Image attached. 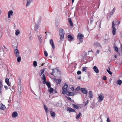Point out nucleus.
I'll list each match as a JSON object with an SVG mask.
<instances>
[{"label":"nucleus","instance_id":"1","mask_svg":"<svg viewBox=\"0 0 122 122\" xmlns=\"http://www.w3.org/2000/svg\"><path fill=\"white\" fill-rule=\"evenodd\" d=\"M64 34L65 32L64 30L62 29H60L59 30V35L60 37L61 40H63Z\"/></svg>","mask_w":122,"mask_h":122},{"label":"nucleus","instance_id":"2","mask_svg":"<svg viewBox=\"0 0 122 122\" xmlns=\"http://www.w3.org/2000/svg\"><path fill=\"white\" fill-rule=\"evenodd\" d=\"M84 35L81 34L79 33L77 36V38L80 42L77 43V44H79L80 42L82 43L83 41V37H84Z\"/></svg>","mask_w":122,"mask_h":122},{"label":"nucleus","instance_id":"3","mask_svg":"<svg viewBox=\"0 0 122 122\" xmlns=\"http://www.w3.org/2000/svg\"><path fill=\"white\" fill-rule=\"evenodd\" d=\"M68 87V85H65L63 87H62V94H64L66 93L67 92V88Z\"/></svg>","mask_w":122,"mask_h":122},{"label":"nucleus","instance_id":"4","mask_svg":"<svg viewBox=\"0 0 122 122\" xmlns=\"http://www.w3.org/2000/svg\"><path fill=\"white\" fill-rule=\"evenodd\" d=\"M18 86V92L20 94V95L22 92L23 90V86L22 85H19Z\"/></svg>","mask_w":122,"mask_h":122},{"label":"nucleus","instance_id":"5","mask_svg":"<svg viewBox=\"0 0 122 122\" xmlns=\"http://www.w3.org/2000/svg\"><path fill=\"white\" fill-rule=\"evenodd\" d=\"M115 24L114 21L112 22V33L113 35H114L116 34V29L115 27Z\"/></svg>","mask_w":122,"mask_h":122},{"label":"nucleus","instance_id":"6","mask_svg":"<svg viewBox=\"0 0 122 122\" xmlns=\"http://www.w3.org/2000/svg\"><path fill=\"white\" fill-rule=\"evenodd\" d=\"M14 53L16 57H18L20 56V52L17 49H14Z\"/></svg>","mask_w":122,"mask_h":122},{"label":"nucleus","instance_id":"7","mask_svg":"<svg viewBox=\"0 0 122 122\" xmlns=\"http://www.w3.org/2000/svg\"><path fill=\"white\" fill-rule=\"evenodd\" d=\"M104 98V96L103 95H100L97 98L98 102H100L102 101Z\"/></svg>","mask_w":122,"mask_h":122},{"label":"nucleus","instance_id":"8","mask_svg":"<svg viewBox=\"0 0 122 122\" xmlns=\"http://www.w3.org/2000/svg\"><path fill=\"white\" fill-rule=\"evenodd\" d=\"M50 43L52 46V48L53 49H55V47L52 39H51L50 40Z\"/></svg>","mask_w":122,"mask_h":122},{"label":"nucleus","instance_id":"9","mask_svg":"<svg viewBox=\"0 0 122 122\" xmlns=\"http://www.w3.org/2000/svg\"><path fill=\"white\" fill-rule=\"evenodd\" d=\"M81 91L84 94H86L87 93V90L85 88H81Z\"/></svg>","mask_w":122,"mask_h":122},{"label":"nucleus","instance_id":"10","mask_svg":"<svg viewBox=\"0 0 122 122\" xmlns=\"http://www.w3.org/2000/svg\"><path fill=\"white\" fill-rule=\"evenodd\" d=\"M13 12L12 10H10L8 12V18H10V16L12 15Z\"/></svg>","mask_w":122,"mask_h":122},{"label":"nucleus","instance_id":"11","mask_svg":"<svg viewBox=\"0 0 122 122\" xmlns=\"http://www.w3.org/2000/svg\"><path fill=\"white\" fill-rule=\"evenodd\" d=\"M66 110L67 111H69L70 112H76L74 109L71 108H70L69 107H67Z\"/></svg>","mask_w":122,"mask_h":122},{"label":"nucleus","instance_id":"12","mask_svg":"<svg viewBox=\"0 0 122 122\" xmlns=\"http://www.w3.org/2000/svg\"><path fill=\"white\" fill-rule=\"evenodd\" d=\"M94 45L97 47H101L100 43L98 42H95L94 44Z\"/></svg>","mask_w":122,"mask_h":122},{"label":"nucleus","instance_id":"13","mask_svg":"<svg viewBox=\"0 0 122 122\" xmlns=\"http://www.w3.org/2000/svg\"><path fill=\"white\" fill-rule=\"evenodd\" d=\"M42 77H41L42 80H43V83L44 84H46V79L45 76L44 74H43L42 75Z\"/></svg>","mask_w":122,"mask_h":122},{"label":"nucleus","instance_id":"14","mask_svg":"<svg viewBox=\"0 0 122 122\" xmlns=\"http://www.w3.org/2000/svg\"><path fill=\"white\" fill-rule=\"evenodd\" d=\"M57 72L59 73H60V71L58 68H56L53 70V73H57Z\"/></svg>","mask_w":122,"mask_h":122},{"label":"nucleus","instance_id":"15","mask_svg":"<svg viewBox=\"0 0 122 122\" xmlns=\"http://www.w3.org/2000/svg\"><path fill=\"white\" fill-rule=\"evenodd\" d=\"M38 40L39 41L40 44H41L42 40V36L41 35H39L38 36Z\"/></svg>","mask_w":122,"mask_h":122},{"label":"nucleus","instance_id":"16","mask_svg":"<svg viewBox=\"0 0 122 122\" xmlns=\"http://www.w3.org/2000/svg\"><path fill=\"white\" fill-rule=\"evenodd\" d=\"M93 69L94 71L96 73H98L99 72V71L97 67L96 66L93 67Z\"/></svg>","mask_w":122,"mask_h":122},{"label":"nucleus","instance_id":"17","mask_svg":"<svg viewBox=\"0 0 122 122\" xmlns=\"http://www.w3.org/2000/svg\"><path fill=\"white\" fill-rule=\"evenodd\" d=\"M68 40L69 41H71L73 39V37L70 35H68Z\"/></svg>","mask_w":122,"mask_h":122},{"label":"nucleus","instance_id":"18","mask_svg":"<svg viewBox=\"0 0 122 122\" xmlns=\"http://www.w3.org/2000/svg\"><path fill=\"white\" fill-rule=\"evenodd\" d=\"M27 3L26 6L27 7L29 6L30 4L33 1V0H26Z\"/></svg>","mask_w":122,"mask_h":122},{"label":"nucleus","instance_id":"19","mask_svg":"<svg viewBox=\"0 0 122 122\" xmlns=\"http://www.w3.org/2000/svg\"><path fill=\"white\" fill-rule=\"evenodd\" d=\"M66 94L68 96H73L75 95L74 93L73 92H70L69 91H68L67 92Z\"/></svg>","mask_w":122,"mask_h":122},{"label":"nucleus","instance_id":"20","mask_svg":"<svg viewBox=\"0 0 122 122\" xmlns=\"http://www.w3.org/2000/svg\"><path fill=\"white\" fill-rule=\"evenodd\" d=\"M12 117H15L18 116V113L16 112H13L12 114Z\"/></svg>","mask_w":122,"mask_h":122},{"label":"nucleus","instance_id":"21","mask_svg":"<svg viewBox=\"0 0 122 122\" xmlns=\"http://www.w3.org/2000/svg\"><path fill=\"white\" fill-rule=\"evenodd\" d=\"M5 108V106L3 105L2 103L0 104V109L2 110H4Z\"/></svg>","mask_w":122,"mask_h":122},{"label":"nucleus","instance_id":"22","mask_svg":"<svg viewBox=\"0 0 122 122\" xmlns=\"http://www.w3.org/2000/svg\"><path fill=\"white\" fill-rule=\"evenodd\" d=\"M116 9L114 8L112 10V12L109 13L110 16H109V18H110L111 16L115 12V10Z\"/></svg>","mask_w":122,"mask_h":122},{"label":"nucleus","instance_id":"23","mask_svg":"<svg viewBox=\"0 0 122 122\" xmlns=\"http://www.w3.org/2000/svg\"><path fill=\"white\" fill-rule=\"evenodd\" d=\"M61 80L60 79H58L56 80V81H54V82L56 84H60L61 81Z\"/></svg>","mask_w":122,"mask_h":122},{"label":"nucleus","instance_id":"24","mask_svg":"<svg viewBox=\"0 0 122 122\" xmlns=\"http://www.w3.org/2000/svg\"><path fill=\"white\" fill-rule=\"evenodd\" d=\"M9 79L7 78H6L5 80V81L7 83V85L9 86H10V84L9 83Z\"/></svg>","mask_w":122,"mask_h":122},{"label":"nucleus","instance_id":"25","mask_svg":"<svg viewBox=\"0 0 122 122\" xmlns=\"http://www.w3.org/2000/svg\"><path fill=\"white\" fill-rule=\"evenodd\" d=\"M39 26V24L36 25L35 26V30L36 31H37L38 30V28Z\"/></svg>","mask_w":122,"mask_h":122},{"label":"nucleus","instance_id":"26","mask_svg":"<svg viewBox=\"0 0 122 122\" xmlns=\"http://www.w3.org/2000/svg\"><path fill=\"white\" fill-rule=\"evenodd\" d=\"M68 20L70 23V25L71 26H72L73 25V23L71 19L70 18H69L68 19Z\"/></svg>","mask_w":122,"mask_h":122},{"label":"nucleus","instance_id":"27","mask_svg":"<svg viewBox=\"0 0 122 122\" xmlns=\"http://www.w3.org/2000/svg\"><path fill=\"white\" fill-rule=\"evenodd\" d=\"M89 94L90 98H92L93 97V95L92 91H90L89 92Z\"/></svg>","mask_w":122,"mask_h":122},{"label":"nucleus","instance_id":"28","mask_svg":"<svg viewBox=\"0 0 122 122\" xmlns=\"http://www.w3.org/2000/svg\"><path fill=\"white\" fill-rule=\"evenodd\" d=\"M46 84L48 88L51 87V85L50 83L48 81H47L46 82Z\"/></svg>","mask_w":122,"mask_h":122},{"label":"nucleus","instance_id":"29","mask_svg":"<svg viewBox=\"0 0 122 122\" xmlns=\"http://www.w3.org/2000/svg\"><path fill=\"white\" fill-rule=\"evenodd\" d=\"M18 86H19V85H22L21 83V80L20 78L18 80Z\"/></svg>","mask_w":122,"mask_h":122},{"label":"nucleus","instance_id":"30","mask_svg":"<svg viewBox=\"0 0 122 122\" xmlns=\"http://www.w3.org/2000/svg\"><path fill=\"white\" fill-rule=\"evenodd\" d=\"M45 68H43L41 70V73L40 74V76H41V75H42V74H43V73L44 72V71H45Z\"/></svg>","mask_w":122,"mask_h":122},{"label":"nucleus","instance_id":"31","mask_svg":"<svg viewBox=\"0 0 122 122\" xmlns=\"http://www.w3.org/2000/svg\"><path fill=\"white\" fill-rule=\"evenodd\" d=\"M72 106L74 108L78 109L79 108V107L78 106L74 104H72Z\"/></svg>","mask_w":122,"mask_h":122},{"label":"nucleus","instance_id":"32","mask_svg":"<svg viewBox=\"0 0 122 122\" xmlns=\"http://www.w3.org/2000/svg\"><path fill=\"white\" fill-rule=\"evenodd\" d=\"M48 91L50 93H52L53 92V89L51 87L49 88Z\"/></svg>","mask_w":122,"mask_h":122},{"label":"nucleus","instance_id":"33","mask_svg":"<svg viewBox=\"0 0 122 122\" xmlns=\"http://www.w3.org/2000/svg\"><path fill=\"white\" fill-rule=\"evenodd\" d=\"M51 115L52 117H55V116L56 114L55 112H50Z\"/></svg>","mask_w":122,"mask_h":122},{"label":"nucleus","instance_id":"34","mask_svg":"<svg viewBox=\"0 0 122 122\" xmlns=\"http://www.w3.org/2000/svg\"><path fill=\"white\" fill-rule=\"evenodd\" d=\"M117 82L118 84L120 85L122 83V81L121 80H118L117 81Z\"/></svg>","mask_w":122,"mask_h":122},{"label":"nucleus","instance_id":"35","mask_svg":"<svg viewBox=\"0 0 122 122\" xmlns=\"http://www.w3.org/2000/svg\"><path fill=\"white\" fill-rule=\"evenodd\" d=\"M18 58L17 59V61L18 62H20L21 61V57L20 56L17 57Z\"/></svg>","mask_w":122,"mask_h":122},{"label":"nucleus","instance_id":"36","mask_svg":"<svg viewBox=\"0 0 122 122\" xmlns=\"http://www.w3.org/2000/svg\"><path fill=\"white\" fill-rule=\"evenodd\" d=\"M20 33L19 30H17L15 33V35L16 36H17L18 35H19Z\"/></svg>","mask_w":122,"mask_h":122},{"label":"nucleus","instance_id":"37","mask_svg":"<svg viewBox=\"0 0 122 122\" xmlns=\"http://www.w3.org/2000/svg\"><path fill=\"white\" fill-rule=\"evenodd\" d=\"M81 112H79L78 115L76 117V119H78L80 117V116L81 115Z\"/></svg>","mask_w":122,"mask_h":122},{"label":"nucleus","instance_id":"38","mask_svg":"<svg viewBox=\"0 0 122 122\" xmlns=\"http://www.w3.org/2000/svg\"><path fill=\"white\" fill-rule=\"evenodd\" d=\"M114 48L115 51H116L117 52H118V48H117V47H116V46H114Z\"/></svg>","mask_w":122,"mask_h":122},{"label":"nucleus","instance_id":"39","mask_svg":"<svg viewBox=\"0 0 122 122\" xmlns=\"http://www.w3.org/2000/svg\"><path fill=\"white\" fill-rule=\"evenodd\" d=\"M87 69V67H84L82 68V71H86Z\"/></svg>","mask_w":122,"mask_h":122},{"label":"nucleus","instance_id":"40","mask_svg":"<svg viewBox=\"0 0 122 122\" xmlns=\"http://www.w3.org/2000/svg\"><path fill=\"white\" fill-rule=\"evenodd\" d=\"M33 66H34L36 67L37 66V62L36 61H35L33 62Z\"/></svg>","mask_w":122,"mask_h":122},{"label":"nucleus","instance_id":"41","mask_svg":"<svg viewBox=\"0 0 122 122\" xmlns=\"http://www.w3.org/2000/svg\"><path fill=\"white\" fill-rule=\"evenodd\" d=\"M44 55L46 57H47L48 55V53L46 50H45L44 51Z\"/></svg>","mask_w":122,"mask_h":122},{"label":"nucleus","instance_id":"42","mask_svg":"<svg viewBox=\"0 0 122 122\" xmlns=\"http://www.w3.org/2000/svg\"><path fill=\"white\" fill-rule=\"evenodd\" d=\"M107 72L110 75H111L112 74V72L110 70L107 69Z\"/></svg>","mask_w":122,"mask_h":122},{"label":"nucleus","instance_id":"43","mask_svg":"<svg viewBox=\"0 0 122 122\" xmlns=\"http://www.w3.org/2000/svg\"><path fill=\"white\" fill-rule=\"evenodd\" d=\"M89 102V100H87L85 103V106H86V105H87L88 103Z\"/></svg>","mask_w":122,"mask_h":122},{"label":"nucleus","instance_id":"44","mask_svg":"<svg viewBox=\"0 0 122 122\" xmlns=\"http://www.w3.org/2000/svg\"><path fill=\"white\" fill-rule=\"evenodd\" d=\"M2 92V87H0V93H1Z\"/></svg>","mask_w":122,"mask_h":122},{"label":"nucleus","instance_id":"45","mask_svg":"<svg viewBox=\"0 0 122 122\" xmlns=\"http://www.w3.org/2000/svg\"><path fill=\"white\" fill-rule=\"evenodd\" d=\"M76 90L77 91H78L80 90V87L79 86H78L76 88Z\"/></svg>","mask_w":122,"mask_h":122},{"label":"nucleus","instance_id":"46","mask_svg":"<svg viewBox=\"0 0 122 122\" xmlns=\"http://www.w3.org/2000/svg\"><path fill=\"white\" fill-rule=\"evenodd\" d=\"M81 73V71H77V74L78 75L80 74Z\"/></svg>","mask_w":122,"mask_h":122},{"label":"nucleus","instance_id":"47","mask_svg":"<svg viewBox=\"0 0 122 122\" xmlns=\"http://www.w3.org/2000/svg\"><path fill=\"white\" fill-rule=\"evenodd\" d=\"M2 81L1 80H0V87H2Z\"/></svg>","mask_w":122,"mask_h":122},{"label":"nucleus","instance_id":"48","mask_svg":"<svg viewBox=\"0 0 122 122\" xmlns=\"http://www.w3.org/2000/svg\"><path fill=\"white\" fill-rule=\"evenodd\" d=\"M102 79L104 80H105L107 79V77L106 76H103V77Z\"/></svg>","mask_w":122,"mask_h":122},{"label":"nucleus","instance_id":"49","mask_svg":"<svg viewBox=\"0 0 122 122\" xmlns=\"http://www.w3.org/2000/svg\"><path fill=\"white\" fill-rule=\"evenodd\" d=\"M107 122H110V120L109 117H108L107 120Z\"/></svg>","mask_w":122,"mask_h":122},{"label":"nucleus","instance_id":"50","mask_svg":"<svg viewBox=\"0 0 122 122\" xmlns=\"http://www.w3.org/2000/svg\"><path fill=\"white\" fill-rule=\"evenodd\" d=\"M45 111H46V112L47 113H48V111H49V110H48V108H47L45 110Z\"/></svg>","mask_w":122,"mask_h":122},{"label":"nucleus","instance_id":"51","mask_svg":"<svg viewBox=\"0 0 122 122\" xmlns=\"http://www.w3.org/2000/svg\"><path fill=\"white\" fill-rule=\"evenodd\" d=\"M107 36H105V38H104V39L105 40H107L108 39V37H107V38H106V37H107Z\"/></svg>","mask_w":122,"mask_h":122},{"label":"nucleus","instance_id":"52","mask_svg":"<svg viewBox=\"0 0 122 122\" xmlns=\"http://www.w3.org/2000/svg\"><path fill=\"white\" fill-rule=\"evenodd\" d=\"M67 99L71 101V98L69 97H67Z\"/></svg>","mask_w":122,"mask_h":122},{"label":"nucleus","instance_id":"53","mask_svg":"<svg viewBox=\"0 0 122 122\" xmlns=\"http://www.w3.org/2000/svg\"><path fill=\"white\" fill-rule=\"evenodd\" d=\"M44 107L45 110L46 109L48 108L46 107V106L45 105H44Z\"/></svg>","mask_w":122,"mask_h":122},{"label":"nucleus","instance_id":"54","mask_svg":"<svg viewBox=\"0 0 122 122\" xmlns=\"http://www.w3.org/2000/svg\"><path fill=\"white\" fill-rule=\"evenodd\" d=\"M53 80H54V81H56V78H54L53 79Z\"/></svg>","mask_w":122,"mask_h":122},{"label":"nucleus","instance_id":"55","mask_svg":"<svg viewBox=\"0 0 122 122\" xmlns=\"http://www.w3.org/2000/svg\"><path fill=\"white\" fill-rule=\"evenodd\" d=\"M71 90H72L73 91L74 90V87H72L71 88Z\"/></svg>","mask_w":122,"mask_h":122},{"label":"nucleus","instance_id":"56","mask_svg":"<svg viewBox=\"0 0 122 122\" xmlns=\"http://www.w3.org/2000/svg\"><path fill=\"white\" fill-rule=\"evenodd\" d=\"M99 50H98L96 52V53L97 54H98L99 53Z\"/></svg>","mask_w":122,"mask_h":122},{"label":"nucleus","instance_id":"57","mask_svg":"<svg viewBox=\"0 0 122 122\" xmlns=\"http://www.w3.org/2000/svg\"><path fill=\"white\" fill-rule=\"evenodd\" d=\"M29 39L30 40H32V36H30L29 37Z\"/></svg>","mask_w":122,"mask_h":122},{"label":"nucleus","instance_id":"58","mask_svg":"<svg viewBox=\"0 0 122 122\" xmlns=\"http://www.w3.org/2000/svg\"><path fill=\"white\" fill-rule=\"evenodd\" d=\"M4 87L5 89H8L7 87L6 86H4Z\"/></svg>","mask_w":122,"mask_h":122},{"label":"nucleus","instance_id":"59","mask_svg":"<svg viewBox=\"0 0 122 122\" xmlns=\"http://www.w3.org/2000/svg\"><path fill=\"white\" fill-rule=\"evenodd\" d=\"M91 51H92V50H91L89 52V53L87 54L89 55V53L91 52Z\"/></svg>","mask_w":122,"mask_h":122},{"label":"nucleus","instance_id":"60","mask_svg":"<svg viewBox=\"0 0 122 122\" xmlns=\"http://www.w3.org/2000/svg\"><path fill=\"white\" fill-rule=\"evenodd\" d=\"M74 0H72V3L73 4V2H74Z\"/></svg>","mask_w":122,"mask_h":122},{"label":"nucleus","instance_id":"61","mask_svg":"<svg viewBox=\"0 0 122 122\" xmlns=\"http://www.w3.org/2000/svg\"><path fill=\"white\" fill-rule=\"evenodd\" d=\"M92 22H93V20L92 21V20H91V21H90V23H91Z\"/></svg>","mask_w":122,"mask_h":122},{"label":"nucleus","instance_id":"62","mask_svg":"<svg viewBox=\"0 0 122 122\" xmlns=\"http://www.w3.org/2000/svg\"><path fill=\"white\" fill-rule=\"evenodd\" d=\"M114 57L115 58H116L117 57V56H116V55H114Z\"/></svg>","mask_w":122,"mask_h":122},{"label":"nucleus","instance_id":"63","mask_svg":"<svg viewBox=\"0 0 122 122\" xmlns=\"http://www.w3.org/2000/svg\"><path fill=\"white\" fill-rule=\"evenodd\" d=\"M50 74H51V75H53V73H50Z\"/></svg>","mask_w":122,"mask_h":122},{"label":"nucleus","instance_id":"64","mask_svg":"<svg viewBox=\"0 0 122 122\" xmlns=\"http://www.w3.org/2000/svg\"><path fill=\"white\" fill-rule=\"evenodd\" d=\"M120 21H119L118 23V25H119V24H120Z\"/></svg>","mask_w":122,"mask_h":122}]
</instances>
